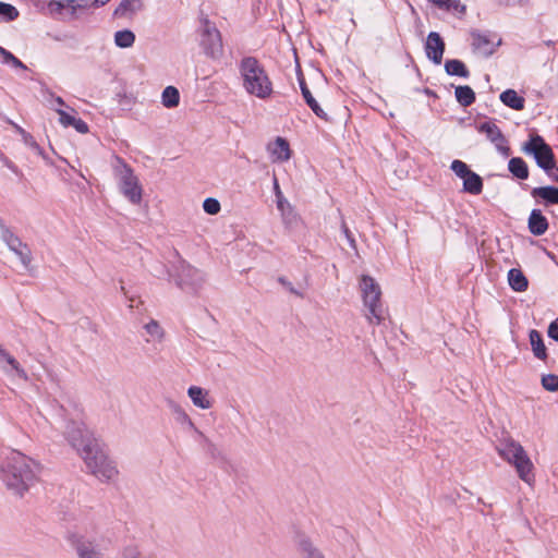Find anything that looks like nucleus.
I'll return each instance as SVG.
<instances>
[{
  "label": "nucleus",
  "instance_id": "50",
  "mask_svg": "<svg viewBox=\"0 0 558 558\" xmlns=\"http://www.w3.org/2000/svg\"><path fill=\"white\" fill-rule=\"evenodd\" d=\"M121 286H120V290L121 292L124 294V296L129 300L130 304H129V307L130 308H133L135 305H134V301H135V298L133 295H130L129 292L126 291L125 287L123 286V282L120 281Z\"/></svg>",
  "mask_w": 558,
  "mask_h": 558
},
{
  "label": "nucleus",
  "instance_id": "53",
  "mask_svg": "<svg viewBox=\"0 0 558 558\" xmlns=\"http://www.w3.org/2000/svg\"><path fill=\"white\" fill-rule=\"evenodd\" d=\"M9 50L0 46V56L4 59L5 54H8Z\"/></svg>",
  "mask_w": 558,
  "mask_h": 558
},
{
  "label": "nucleus",
  "instance_id": "45",
  "mask_svg": "<svg viewBox=\"0 0 558 558\" xmlns=\"http://www.w3.org/2000/svg\"><path fill=\"white\" fill-rule=\"evenodd\" d=\"M78 133L86 134L88 132V125L85 121L80 118H76L74 124L72 125Z\"/></svg>",
  "mask_w": 558,
  "mask_h": 558
},
{
  "label": "nucleus",
  "instance_id": "46",
  "mask_svg": "<svg viewBox=\"0 0 558 558\" xmlns=\"http://www.w3.org/2000/svg\"><path fill=\"white\" fill-rule=\"evenodd\" d=\"M341 230H342L344 236L347 238L348 242L350 243V245L352 247H355V239H354L352 232L350 231V229L348 228L347 223L343 220L341 222Z\"/></svg>",
  "mask_w": 558,
  "mask_h": 558
},
{
  "label": "nucleus",
  "instance_id": "6",
  "mask_svg": "<svg viewBox=\"0 0 558 558\" xmlns=\"http://www.w3.org/2000/svg\"><path fill=\"white\" fill-rule=\"evenodd\" d=\"M364 307L367 310L366 319L371 325H380L385 320V308L381 302V289L376 280L363 275L359 282Z\"/></svg>",
  "mask_w": 558,
  "mask_h": 558
},
{
  "label": "nucleus",
  "instance_id": "54",
  "mask_svg": "<svg viewBox=\"0 0 558 558\" xmlns=\"http://www.w3.org/2000/svg\"><path fill=\"white\" fill-rule=\"evenodd\" d=\"M14 128L16 130V132L22 136V132H26L24 129H22L21 126H19L17 124H14Z\"/></svg>",
  "mask_w": 558,
  "mask_h": 558
},
{
  "label": "nucleus",
  "instance_id": "10",
  "mask_svg": "<svg viewBox=\"0 0 558 558\" xmlns=\"http://www.w3.org/2000/svg\"><path fill=\"white\" fill-rule=\"evenodd\" d=\"M0 235L8 248L15 254L25 269H29L32 264V251L11 228L0 220Z\"/></svg>",
  "mask_w": 558,
  "mask_h": 558
},
{
  "label": "nucleus",
  "instance_id": "43",
  "mask_svg": "<svg viewBox=\"0 0 558 558\" xmlns=\"http://www.w3.org/2000/svg\"><path fill=\"white\" fill-rule=\"evenodd\" d=\"M278 282L284 287L289 292L295 294L299 298H303V293L299 290L294 289L293 284L286 278V277H279Z\"/></svg>",
  "mask_w": 558,
  "mask_h": 558
},
{
  "label": "nucleus",
  "instance_id": "49",
  "mask_svg": "<svg viewBox=\"0 0 558 558\" xmlns=\"http://www.w3.org/2000/svg\"><path fill=\"white\" fill-rule=\"evenodd\" d=\"M433 4L441 10L448 11L451 0H429Z\"/></svg>",
  "mask_w": 558,
  "mask_h": 558
},
{
  "label": "nucleus",
  "instance_id": "14",
  "mask_svg": "<svg viewBox=\"0 0 558 558\" xmlns=\"http://www.w3.org/2000/svg\"><path fill=\"white\" fill-rule=\"evenodd\" d=\"M0 369H2L5 374L11 376L13 373L23 379L28 380V375L25 369L21 366L19 361L11 355L0 344Z\"/></svg>",
  "mask_w": 558,
  "mask_h": 558
},
{
  "label": "nucleus",
  "instance_id": "17",
  "mask_svg": "<svg viewBox=\"0 0 558 558\" xmlns=\"http://www.w3.org/2000/svg\"><path fill=\"white\" fill-rule=\"evenodd\" d=\"M299 84L301 88L302 96L306 102V105L312 109V111L320 119L328 120L327 113L322 109L319 104L313 97L311 90L308 89L305 80L303 76H299Z\"/></svg>",
  "mask_w": 558,
  "mask_h": 558
},
{
  "label": "nucleus",
  "instance_id": "40",
  "mask_svg": "<svg viewBox=\"0 0 558 558\" xmlns=\"http://www.w3.org/2000/svg\"><path fill=\"white\" fill-rule=\"evenodd\" d=\"M56 111L59 114V122L63 126L69 128V126H72L74 124V121L76 119L74 116L70 114L69 112H66L62 108H57Z\"/></svg>",
  "mask_w": 558,
  "mask_h": 558
},
{
  "label": "nucleus",
  "instance_id": "26",
  "mask_svg": "<svg viewBox=\"0 0 558 558\" xmlns=\"http://www.w3.org/2000/svg\"><path fill=\"white\" fill-rule=\"evenodd\" d=\"M508 170L519 180H526L529 178L527 163L521 157H512L508 162Z\"/></svg>",
  "mask_w": 558,
  "mask_h": 558
},
{
  "label": "nucleus",
  "instance_id": "5",
  "mask_svg": "<svg viewBox=\"0 0 558 558\" xmlns=\"http://www.w3.org/2000/svg\"><path fill=\"white\" fill-rule=\"evenodd\" d=\"M522 151L533 156L536 165L545 171L548 178L558 183V167L554 151L541 135L530 134L529 141L522 146Z\"/></svg>",
  "mask_w": 558,
  "mask_h": 558
},
{
  "label": "nucleus",
  "instance_id": "39",
  "mask_svg": "<svg viewBox=\"0 0 558 558\" xmlns=\"http://www.w3.org/2000/svg\"><path fill=\"white\" fill-rule=\"evenodd\" d=\"M145 330L154 339H160L162 337V329L156 320L147 323Z\"/></svg>",
  "mask_w": 558,
  "mask_h": 558
},
{
  "label": "nucleus",
  "instance_id": "48",
  "mask_svg": "<svg viewBox=\"0 0 558 558\" xmlns=\"http://www.w3.org/2000/svg\"><path fill=\"white\" fill-rule=\"evenodd\" d=\"M0 160L3 162V165L8 169H10L15 174H20L21 173L19 168L8 157H5L3 154L0 155Z\"/></svg>",
  "mask_w": 558,
  "mask_h": 558
},
{
  "label": "nucleus",
  "instance_id": "28",
  "mask_svg": "<svg viewBox=\"0 0 558 558\" xmlns=\"http://www.w3.org/2000/svg\"><path fill=\"white\" fill-rule=\"evenodd\" d=\"M143 8L142 0H122L114 10L116 16H125L141 11Z\"/></svg>",
  "mask_w": 558,
  "mask_h": 558
},
{
  "label": "nucleus",
  "instance_id": "35",
  "mask_svg": "<svg viewBox=\"0 0 558 558\" xmlns=\"http://www.w3.org/2000/svg\"><path fill=\"white\" fill-rule=\"evenodd\" d=\"M19 15L20 12L14 5L5 2H0V16L4 22L15 21L19 17Z\"/></svg>",
  "mask_w": 558,
  "mask_h": 558
},
{
  "label": "nucleus",
  "instance_id": "21",
  "mask_svg": "<svg viewBox=\"0 0 558 558\" xmlns=\"http://www.w3.org/2000/svg\"><path fill=\"white\" fill-rule=\"evenodd\" d=\"M500 101L513 109V110H523L525 105V99L520 96L514 89H506L499 96Z\"/></svg>",
  "mask_w": 558,
  "mask_h": 558
},
{
  "label": "nucleus",
  "instance_id": "47",
  "mask_svg": "<svg viewBox=\"0 0 558 558\" xmlns=\"http://www.w3.org/2000/svg\"><path fill=\"white\" fill-rule=\"evenodd\" d=\"M547 333L549 338L558 342V318L550 323Z\"/></svg>",
  "mask_w": 558,
  "mask_h": 558
},
{
  "label": "nucleus",
  "instance_id": "31",
  "mask_svg": "<svg viewBox=\"0 0 558 558\" xmlns=\"http://www.w3.org/2000/svg\"><path fill=\"white\" fill-rule=\"evenodd\" d=\"M454 95L462 107H469L475 101V93L468 85L456 87Z\"/></svg>",
  "mask_w": 558,
  "mask_h": 558
},
{
  "label": "nucleus",
  "instance_id": "37",
  "mask_svg": "<svg viewBox=\"0 0 558 558\" xmlns=\"http://www.w3.org/2000/svg\"><path fill=\"white\" fill-rule=\"evenodd\" d=\"M542 386L545 390L555 392L558 390V376L547 374L542 377Z\"/></svg>",
  "mask_w": 558,
  "mask_h": 558
},
{
  "label": "nucleus",
  "instance_id": "29",
  "mask_svg": "<svg viewBox=\"0 0 558 558\" xmlns=\"http://www.w3.org/2000/svg\"><path fill=\"white\" fill-rule=\"evenodd\" d=\"M530 342L534 355L539 360H545L547 357L546 347L542 335L537 330L533 329L530 331Z\"/></svg>",
  "mask_w": 558,
  "mask_h": 558
},
{
  "label": "nucleus",
  "instance_id": "30",
  "mask_svg": "<svg viewBox=\"0 0 558 558\" xmlns=\"http://www.w3.org/2000/svg\"><path fill=\"white\" fill-rule=\"evenodd\" d=\"M445 71L448 75L468 77L470 75L465 64L458 59H449L445 62Z\"/></svg>",
  "mask_w": 558,
  "mask_h": 558
},
{
  "label": "nucleus",
  "instance_id": "51",
  "mask_svg": "<svg viewBox=\"0 0 558 558\" xmlns=\"http://www.w3.org/2000/svg\"><path fill=\"white\" fill-rule=\"evenodd\" d=\"M110 0H94L93 1V4L94 7L96 8H99V7H102L105 5L107 2H109Z\"/></svg>",
  "mask_w": 558,
  "mask_h": 558
},
{
  "label": "nucleus",
  "instance_id": "19",
  "mask_svg": "<svg viewBox=\"0 0 558 558\" xmlns=\"http://www.w3.org/2000/svg\"><path fill=\"white\" fill-rule=\"evenodd\" d=\"M298 548L304 558H325L323 553L314 546L312 541L301 534L296 539Z\"/></svg>",
  "mask_w": 558,
  "mask_h": 558
},
{
  "label": "nucleus",
  "instance_id": "52",
  "mask_svg": "<svg viewBox=\"0 0 558 558\" xmlns=\"http://www.w3.org/2000/svg\"><path fill=\"white\" fill-rule=\"evenodd\" d=\"M53 100H54V102H56L59 107H64V106H65L64 100H63L61 97H59V96L54 97V98H53Z\"/></svg>",
  "mask_w": 558,
  "mask_h": 558
},
{
  "label": "nucleus",
  "instance_id": "27",
  "mask_svg": "<svg viewBox=\"0 0 558 558\" xmlns=\"http://www.w3.org/2000/svg\"><path fill=\"white\" fill-rule=\"evenodd\" d=\"M463 191L466 193H470L472 195H478L483 191V180L482 178L471 171L464 179H463Z\"/></svg>",
  "mask_w": 558,
  "mask_h": 558
},
{
  "label": "nucleus",
  "instance_id": "12",
  "mask_svg": "<svg viewBox=\"0 0 558 558\" xmlns=\"http://www.w3.org/2000/svg\"><path fill=\"white\" fill-rule=\"evenodd\" d=\"M480 133L486 135L487 140L492 142L496 149L504 156L508 157L511 153L510 147L507 145V140L501 130L493 121H487L478 125Z\"/></svg>",
  "mask_w": 558,
  "mask_h": 558
},
{
  "label": "nucleus",
  "instance_id": "25",
  "mask_svg": "<svg viewBox=\"0 0 558 558\" xmlns=\"http://www.w3.org/2000/svg\"><path fill=\"white\" fill-rule=\"evenodd\" d=\"M534 198H542L547 204H558V187L555 186H539L531 191Z\"/></svg>",
  "mask_w": 558,
  "mask_h": 558
},
{
  "label": "nucleus",
  "instance_id": "13",
  "mask_svg": "<svg viewBox=\"0 0 558 558\" xmlns=\"http://www.w3.org/2000/svg\"><path fill=\"white\" fill-rule=\"evenodd\" d=\"M427 58L435 64H440L445 52V41L437 32H430L425 43Z\"/></svg>",
  "mask_w": 558,
  "mask_h": 558
},
{
  "label": "nucleus",
  "instance_id": "33",
  "mask_svg": "<svg viewBox=\"0 0 558 558\" xmlns=\"http://www.w3.org/2000/svg\"><path fill=\"white\" fill-rule=\"evenodd\" d=\"M135 43V35L130 29L118 31L114 34V44L119 48H130Z\"/></svg>",
  "mask_w": 558,
  "mask_h": 558
},
{
  "label": "nucleus",
  "instance_id": "2",
  "mask_svg": "<svg viewBox=\"0 0 558 558\" xmlns=\"http://www.w3.org/2000/svg\"><path fill=\"white\" fill-rule=\"evenodd\" d=\"M39 465L24 453L12 450L0 464V481L14 495L23 497L37 481Z\"/></svg>",
  "mask_w": 558,
  "mask_h": 558
},
{
  "label": "nucleus",
  "instance_id": "16",
  "mask_svg": "<svg viewBox=\"0 0 558 558\" xmlns=\"http://www.w3.org/2000/svg\"><path fill=\"white\" fill-rule=\"evenodd\" d=\"M527 227L533 235H543L548 229V221L539 209H533L530 214Z\"/></svg>",
  "mask_w": 558,
  "mask_h": 558
},
{
  "label": "nucleus",
  "instance_id": "22",
  "mask_svg": "<svg viewBox=\"0 0 558 558\" xmlns=\"http://www.w3.org/2000/svg\"><path fill=\"white\" fill-rule=\"evenodd\" d=\"M508 282L512 290L523 292L529 287V281L521 269L511 268L508 271Z\"/></svg>",
  "mask_w": 558,
  "mask_h": 558
},
{
  "label": "nucleus",
  "instance_id": "18",
  "mask_svg": "<svg viewBox=\"0 0 558 558\" xmlns=\"http://www.w3.org/2000/svg\"><path fill=\"white\" fill-rule=\"evenodd\" d=\"M268 150L275 161H286L291 157L289 143L282 137H277L272 144L268 145Z\"/></svg>",
  "mask_w": 558,
  "mask_h": 558
},
{
  "label": "nucleus",
  "instance_id": "7",
  "mask_svg": "<svg viewBox=\"0 0 558 558\" xmlns=\"http://www.w3.org/2000/svg\"><path fill=\"white\" fill-rule=\"evenodd\" d=\"M499 456L515 468L519 477L529 485L534 482L533 463L524 448L513 439H506L497 447Z\"/></svg>",
  "mask_w": 558,
  "mask_h": 558
},
{
  "label": "nucleus",
  "instance_id": "8",
  "mask_svg": "<svg viewBox=\"0 0 558 558\" xmlns=\"http://www.w3.org/2000/svg\"><path fill=\"white\" fill-rule=\"evenodd\" d=\"M113 173L118 180L120 193L133 205H138L143 198V187L134 170L121 158L116 156Z\"/></svg>",
  "mask_w": 558,
  "mask_h": 558
},
{
  "label": "nucleus",
  "instance_id": "32",
  "mask_svg": "<svg viewBox=\"0 0 558 558\" xmlns=\"http://www.w3.org/2000/svg\"><path fill=\"white\" fill-rule=\"evenodd\" d=\"M161 101L166 108L177 107L180 101L179 90L173 86H167L162 92Z\"/></svg>",
  "mask_w": 558,
  "mask_h": 558
},
{
  "label": "nucleus",
  "instance_id": "36",
  "mask_svg": "<svg viewBox=\"0 0 558 558\" xmlns=\"http://www.w3.org/2000/svg\"><path fill=\"white\" fill-rule=\"evenodd\" d=\"M450 169L461 179H464L472 171L465 162L458 159L451 162Z\"/></svg>",
  "mask_w": 558,
  "mask_h": 558
},
{
  "label": "nucleus",
  "instance_id": "41",
  "mask_svg": "<svg viewBox=\"0 0 558 558\" xmlns=\"http://www.w3.org/2000/svg\"><path fill=\"white\" fill-rule=\"evenodd\" d=\"M3 63L11 64L13 68L21 69V70H27V66L17 59L11 51L5 54L3 59Z\"/></svg>",
  "mask_w": 558,
  "mask_h": 558
},
{
  "label": "nucleus",
  "instance_id": "20",
  "mask_svg": "<svg viewBox=\"0 0 558 558\" xmlns=\"http://www.w3.org/2000/svg\"><path fill=\"white\" fill-rule=\"evenodd\" d=\"M168 407L171 411V413L173 414L175 421L181 424V425H185L187 426L190 429H193L195 430L196 433L198 434H202L194 425L193 421L191 420V417L187 415V413L185 412V410L177 402L172 401V400H169L168 401Z\"/></svg>",
  "mask_w": 558,
  "mask_h": 558
},
{
  "label": "nucleus",
  "instance_id": "44",
  "mask_svg": "<svg viewBox=\"0 0 558 558\" xmlns=\"http://www.w3.org/2000/svg\"><path fill=\"white\" fill-rule=\"evenodd\" d=\"M448 11L464 14L466 7L460 0H451Z\"/></svg>",
  "mask_w": 558,
  "mask_h": 558
},
{
  "label": "nucleus",
  "instance_id": "15",
  "mask_svg": "<svg viewBox=\"0 0 558 558\" xmlns=\"http://www.w3.org/2000/svg\"><path fill=\"white\" fill-rule=\"evenodd\" d=\"M472 47L475 51L484 57H489L495 52V47L487 34L478 31L471 32Z\"/></svg>",
  "mask_w": 558,
  "mask_h": 558
},
{
  "label": "nucleus",
  "instance_id": "3",
  "mask_svg": "<svg viewBox=\"0 0 558 558\" xmlns=\"http://www.w3.org/2000/svg\"><path fill=\"white\" fill-rule=\"evenodd\" d=\"M244 90L258 99H268L274 89L266 70L255 57H244L239 64Z\"/></svg>",
  "mask_w": 558,
  "mask_h": 558
},
{
  "label": "nucleus",
  "instance_id": "24",
  "mask_svg": "<svg viewBox=\"0 0 558 558\" xmlns=\"http://www.w3.org/2000/svg\"><path fill=\"white\" fill-rule=\"evenodd\" d=\"M187 395L195 407L204 410L209 409L211 407V403L208 399V393L203 388L197 386H191L187 390Z\"/></svg>",
  "mask_w": 558,
  "mask_h": 558
},
{
  "label": "nucleus",
  "instance_id": "11",
  "mask_svg": "<svg viewBox=\"0 0 558 558\" xmlns=\"http://www.w3.org/2000/svg\"><path fill=\"white\" fill-rule=\"evenodd\" d=\"M201 46L205 54L211 59H219L223 53L220 32L208 20L204 21Z\"/></svg>",
  "mask_w": 558,
  "mask_h": 558
},
{
  "label": "nucleus",
  "instance_id": "23",
  "mask_svg": "<svg viewBox=\"0 0 558 558\" xmlns=\"http://www.w3.org/2000/svg\"><path fill=\"white\" fill-rule=\"evenodd\" d=\"M274 192L276 195L277 207L281 211L283 219L288 220V219H290L289 218L290 216L295 217V215L293 214L292 207L290 206L289 202L286 199V197L283 196V194L280 190L279 183H278V180L276 177L274 178Z\"/></svg>",
  "mask_w": 558,
  "mask_h": 558
},
{
  "label": "nucleus",
  "instance_id": "4",
  "mask_svg": "<svg viewBox=\"0 0 558 558\" xmlns=\"http://www.w3.org/2000/svg\"><path fill=\"white\" fill-rule=\"evenodd\" d=\"M66 542L77 558H105L110 541L97 534L68 532Z\"/></svg>",
  "mask_w": 558,
  "mask_h": 558
},
{
  "label": "nucleus",
  "instance_id": "1",
  "mask_svg": "<svg viewBox=\"0 0 558 558\" xmlns=\"http://www.w3.org/2000/svg\"><path fill=\"white\" fill-rule=\"evenodd\" d=\"M69 444L83 459L87 471L101 482L117 477L118 469L109 458L104 444L97 439L82 421L70 420L64 427Z\"/></svg>",
  "mask_w": 558,
  "mask_h": 558
},
{
  "label": "nucleus",
  "instance_id": "34",
  "mask_svg": "<svg viewBox=\"0 0 558 558\" xmlns=\"http://www.w3.org/2000/svg\"><path fill=\"white\" fill-rule=\"evenodd\" d=\"M56 4L58 7V10L68 7L71 10L72 15H74L77 10L94 7L93 2H89V0H65L64 2L59 1Z\"/></svg>",
  "mask_w": 558,
  "mask_h": 558
},
{
  "label": "nucleus",
  "instance_id": "42",
  "mask_svg": "<svg viewBox=\"0 0 558 558\" xmlns=\"http://www.w3.org/2000/svg\"><path fill=\"white\" fill-rule=\"evenodd\" d=\"M22 140L25 143V145L29 146L32 149L36 150L38 154L43 153L40 146L37 144L35 138L33 137V135L29 134L28 132H22Z\"/></svg>",
  "mask_w": 558,
  "mask_h": 558
},
{
  "label": "nucleus",
  "instance_id": "38",
  "mask_svg": "<svg viewBox=\"0 0 558 558\" xmlns=\"http://www.w3.org/2000/svg\"><path fill=\"white\" fill-rule=\"evenodd\" d=\"M204 211L208 215H217L220 211V203L213 197H208L203 203Z\"/></svg>",
  "mask_w": 558,
  "mask_h": 558
},
{
  "label": "nucleus",
  "instance_id": "9",
  "mask_svg": "<svg viewBox=\"0 0 558 558\" xmlns=\"http://www.w3.org/2000/svg\"><path fill=\"white\" fill-rule=\"evenodd\" d=\"M174 280L177 286L183 291L196 293L205 283V275L184 260H181L175 268Z\"/></svg>",
  "mask_w": 558,
  "mask_h": 558
}]
</instances>
